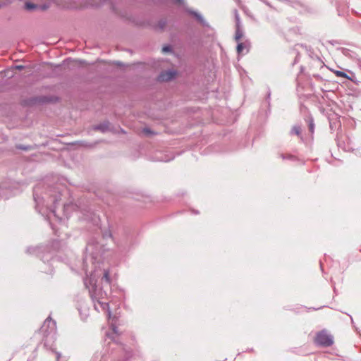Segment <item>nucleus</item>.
Wrapping results in <instances>:
<instances>
[{"label": "nucleus", "instance_id": "4468645a", "mask_svg": "<svg viewBox=\"0 0 361 361\" xmlns=\"http://www.w3.org/2000/svg\"><path fill=\"white\" fill-rule=\"evenodd\" d=\"M18 148L21 149H23V150H27V149H28L29 147L20 145V146L18 147Z\"/></svg>", "mask_w": 361, "mask_h": 361}, {"label": "nucleus", "instance_id": "f8f14e48", "mask_svg": "<svg viewBox=\"0 0 361 361\" xmlns=\"http://www.w3.org/2000/svg\"><path fill=\"white\" fill-rule=\"evenodd\" d=\"M243 49V44L242 43H239L237 46V51L238 54L241 52Z\"/></svg>", "mask_w": 361, "mask_h": 361}, {"label": "nucleus", "instance_id": "1a4fd4ad", "mask_svg": "<svg viewBox=\"0 0 361 361\" xmlns=\"http://www.w3.org/2000/svg\"><path fill=\"white\" fill-rule=\"evenodd\" d=\"M334 73L338 77H342V78H347V79L349 78L348 75L345 73H344V72H342V71H334Z\"/></svg>", "mask_w": 361, "mask_h": 361}, {"label": "nucleus", "instance_id": "6e6552de", "mask_svg": "<svg viewBox=\"0 0 361 361\" xmlns=\"http://www.w3.org/2000/svg\"><path fill=\"white\" fill-rule=\"evenodd\" d=\"M103 281H105L107 283H111V279L109 271L106 269L104 270V274L102 279Z\"/></svg>", "mask_w": 361, "mask_h": 361}, {"label": "nucleus", "instance_id": "39448f33", "mask_svg": "<svg viewBox=\"0 0 361 361\" xmlns=\"http://www.w3.org/2000/svg\"><path fill=\"white\" fill-rule=\"evenodd\" d=\"M94 130H99L102 133H105L106 131H109L110 130V123L109 122H104L102 124L95 126L94 127Z\"/></svg>", "mask_w": 361, "mask_h": 361}, {"label": "nucleus", "instance_id": "ddd939ff", "mask_svg": "<svg viewBox=\"0 0 361 361\" xmlns=\"http://www.w3.org/2000/svg\"><path fill=\"white\" fill-rule=\"evenodd\" d=\"M171 51V47L170 46H165L162 48L163 52H169Z\"/></svg>", "mask_w": 361, "mask_h": 361}, {"label": "nucleus", "instance_id": "f03ea898", "mask_svg": "<svg viewBox=\"0 0 361 361\" xmlns=\"http://www.w3.org/2000/svg\"><path fill=\"white\" fill-rule=\"evenodd\" d=\"M315 344L322 347H329L334 344V337L326 329H322L316 333L314 338Z\"/></svg>", "mask_w": 361, "mask_h": 361}, {"label": "nucleus", "instance_id": "a211bd4d", "mask_svg": "<svg viewBox=\"0 0 361 361\" xmlns=\"http://www.w3.org/2000/svg\"><path fill=\"white\" fill-rule=\"evenodd\" d=\"M18 68L21 69L23 67L21 66H17Z\"/></svg>", "mask_w": 361, "mask_h": 361}, {"label": "nucleus", "instance_id": "9d476101", "mask_svg": "<svg viewBox=\"0 0 361 361\" xmlns=\"http://www.w3.org/2000/svg\"><path fill=\"white\" fill-rule=\"evenodd\" d=\"M292 132L294 133L295 135H299L300 134V128L298 126H294L292 128Z\"/></svg>", "mask_w": 361, "mask_h": 361}, {"label": "nucleus", "instance_id": "aec40b11", "mask_svg": "<svg viewBox=\"0 0 361 361\" xmlns=\"http://www.w3.org/2000/svg\"><path fill=\"white\" fill-rule=\"evenodd\" d=\"M52 212L54 213V215L56 216V214H55V211L53 210Z\"/></svg>", "mask_w": 361, "mask_h": 361}, {"label": "nucleus", "instance_id": "f3484780", "mask_svg": "<svg viewBox=\"0 0 361 361\" xmlns=\"http://www.w3.org/2000/svg\"><path fill=\"white\" fill-rule=\"evenodd\" d=\"M173 1L176 4H181L183 0H173Z\"/></svg>", "mask_w": 361, "mask_h": 361}, {"label": "nucleus", "instance_id": "412c9836", "mask_svg": "<svg viewBox=\"0 0 361 361\" xmlns=\"http://www.w3.org/2000/svg\"><path fill=\"white\" fill-rule=\"evenodd\" d=\"M56 201H57V199H55V200H54V204L56 203Z\"/></svg>", "mask_w": 361, "mask_h": 361}, {"label": "nucleus", "instance_id": "6ab92c4d", "mask_svg": "<svg viewBox=\"0 0 361 361\" xmlns=\"http://www.w3.org/2000/svg\"><path fill=\"white\" fill-rule=\"evenodd\" d=\"M34 199H35V200L36 202H37V198H36V197H35V195H34Z\"/></svg>", "mask_w": 361, "mask_h": 361}, {"label": "nucleus", "instance_id": "f257e3e1", "mask_svg": "<svg viewBox=\"0 0 361 361\" xmlns=\"http://www.w3.org/2000/svg\"><path fill=\"white\" fill-rule=\"evenodd\" d=\"M97 279L95 278L94 274H91L89 278L85 279V286L89 290L90 297L94 302V309L97 311L107 310L109 318L111 317V312L109 308L108 302H103L101 300L104 298L106 293L97 286Z\"/></svg>", "mask_w": 361, "mask_h": 361}, {"label": "nucleus", "instance_id": "9b49d317", "mask_svg": "<svg viewBox=\"0 0 361 361\" xmlns=\"http://www.w3.org/2000/svg\"><path fill=\"white\" fill-rule=\"evenodd\" d=\"M35 7H36L35 5L33 4H31V3L25 4V8L28 10H32V9L35 8Z\"/></svg>", "mask_w": 361, "mask_h": 361}, {"label": "nucleus", "instance_id": "20e7f679", "mask_svg": "<svg viewBox=\"0 0 361 361\" xmlns=\"http://www.w3.org/2000/svg\"><path fill=\"white\" fill-rule=\"evenodd\" d=\"M235 21H236V31H235V39L236 41H238L243 37V32L240 29V19H239V17H238V13L236 11H235Z\"/></svg>", "mask_w": 361, "mask_h": 361}, {"label": "nucleus", "instance_id": "7ed1b4c3", "mask_svg": "<svg viewBox=\"0 0 361 361\" xmlns=\"http://www.w3.org/2000/svg\"><path fill=\"white\" fill-rule=\"evenodd\" d=\"M176 75V72L173 71H164L159 75L158 80L160 82H167L172 80Z\"/></svg>", "mask_w": 361, "mask_h": 361}, {"label": "nucleus", "instance_id": "dca6fc26", "mask_svg": "<svg viewBox=\"0 0 361 361\" xmlns=\"http://www.w3.org/2000/svg\"><path fill=\"white\" fill-rule=\"evenodd\" d=\"M313 129H314V124L312 123H311L310 124V130L313 132Z\"/></svg>", "mask_w": 361, "mask_h": 361}, {"label": "nucleus", "instance_id": "0eeeda50", "mask_svg": "<svg viewBox=\"0 0 361 361\" xmlns=\"http://www.w3.org/2000/svg\"><path fill=\"white\" fill-rule=\"evenodd\" d=\"M190 13H191L201 24L204 25H206L204 18L200 13L195 11H190Z\"/></svg>", "mask_w": 361, "mask_h": 361}, {"label": "nucleus", "instance_id": "423d86ee", "mask_svg": "<svg viewBox=\"0 0 361 361\" xmlns=\"http://www.w3.org/2000/svg\"><path fill=\"white\" fill-rule=\"evenodd\" d=\"M51 324V328L53 329H54L55 327H56V322L54 321H53L50 317H49L44 321V324L42 326V328H44L47 325L48 327H49Z\"/></svg>", "mask_w": 361, "mask_h": 361}, {"label": "nucleus", "instance_id": "4be33fe9", "mask_svg": "<svg viewBox=\"0 0 361 361\" xmlns=\"http://www.w3.org/2000/svg\"><path fill=\"white\" fill-rule=\"evenodd\" d=\"M68 207V205H65V209H66Z\"/></svg>", "mask_w": 361, "mask_h": 361}, {"label": "nucleus", "instance_id": "2eb2a0df", "mask_svg": "<svg viewBox=\"0 0 361 361\" xmlns=\"http://www.w3.org/2000/svg\"><path fill=\"white\" fill-rule=\"evenodd\" d=\"M112 330L115 334H118L117 327H116L115 326H112Z\"/></svg>", "mask_w": 361, "mask_h": 361}]
</instances>
